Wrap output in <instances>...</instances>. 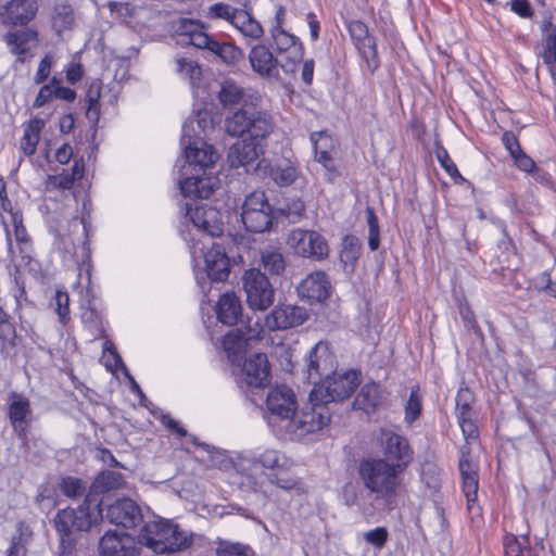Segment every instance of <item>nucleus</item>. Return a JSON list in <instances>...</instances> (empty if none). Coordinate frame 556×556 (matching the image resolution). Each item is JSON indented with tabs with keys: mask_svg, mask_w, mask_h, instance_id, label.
Here are the masks:
<instances>
[{
	"mask_svg": "<svg viewBox=\"0 0 556 556\" xmlns=\"http://www.w3.org/2000/svg\"><path fill=\"white\" fill-rule=\"evenodd\" d=\"M294 391L286 384L276 386L266 396L267 422L273 430L290 440H300L319 431L330 422V412L324 405L312 406L311 402L299 413Z\"/></svg>",
	"mask_w": 556,
	"mask_h": 556,
	"instance_id": "f257e3e1",
	"label": "nucleus"
},
{
	"mask_svg": "<svg viewBox=\"0 0 556 556\" xmlns=\"http://www.w3.org/2000/svg\"><path fill=\"white\" fill-rule=\"evenodd\" d=\"M194 123L202 130L206 127V119L198 114L197 119H189L182 125L181 144L185 147L184 165L178 170V185L185 198L191 200L208 199L218 187L216 176L207 174L214 166L219 154L212 144L201 139H192Z\"/></svg>",
	"mask_w": 556,
	"mask_h": 556,
	"instance_id": "f03ea898",
	"label": "nucleus"
},
{
	"mask_svg": "<svg viewBox=\"0 0 556 556\" xmlns=\"http://www.w3.org/2000/svg\"><path fill=\"white\" fill-rule=\"evenodd\" d=\"M275 128L274 117L268 111L239 109L229 113L225 118V131L231 137L243 138L228 151L230 166L238 168L255 162Z\"/></svg>",
	"mask_w": 556,
	"mask_h": 556,
	"instance_id": "7ed1b4c3",
	"label": "nucleus"
},
{
	"mask_svg": "<svg viewBox=\"0 0 556 556\" xmlns=\"http://www.w3.org/2000/svg\"><path fill=\"white\" fill-rule=\"evenodd\" d=\"M357 475L374 503L363 508L365 514L377 509L392 510L402 484L403 471L381 457L368 456L359 460Z\"/></svg>",
	"mask_w": 556,
	"mask_h": 556,
	"instance_id": "20e7f679",
	"label": "nucleus"
},
{
	"mask_svg": "<svg viewBox=\"0 0 556 556\" xmlns=\"http://www.w3.org/2000/svg\"><path fill=\"white\" fill-rule=\"evenodd\" d=\"M138 543L156 554L176 552L191 544V536L179 529L178 525L165 519L144 523L138 535Z\"/></svg>",
	"mask_w": 556,
	"mask_h": 556,
	"instance_id": "39448f33",
	"label": "nucleus"
},
{
	"mask_svg": "<svg viewBox=\"0 0 556 556\" xmlns=\"http://www.w3.org/2000/svg\"><path fill=\"white\" fill-rule=\"evenodd\" d=\"M102 518V509L99 503L91 496H86L84 503L77 508L60 510L54 518V526L60 533V539L72 536L74 531H88Z\"/></svg>",
	"mask_w": 556,
	"mask_h": 556,
	"instance_id": "423d86ee",
	"label": "nucleus"
},
{
	"mask_svg": "<svg viewBox=\"0 0 556 556\" xmlns=\"http://www.w3.org/2000/svg\"><path fill=\"white\" fill-rule=\"evenodd\" d=\"M358 384V376L354 370L341 375H330L320 384L314 386L309 393L311 405L327 407V404L331 402L344 401L352 395Z\"/></svg>",
	"mask_w": 556,
	"mask_h": 556,
	"instance_id": "0eeeda50",
	"label": "nucleus"
},
{
	"mask_svg": "<svg viewBox=\"0 0 556 556\" xmlns=\"http://www.w3.org/2000/svg\"><path fill=\"white\" fill-rule=\"evenodd\" d=\"M241 220L250 232L262 233L273 225V208L264 191H253L242 204Z\"/></svg>",
	"mask_w": 556,
	"mask_h": 556,
	"instance_id": "6e6552de",
	"label": "nucleus"
},
{
	"mask_svg": "<svg viewBox=\"0 0 556 556\" xmlns=\"http://www.w3.org/2000/svg\"><path fill=\"white\" fill-rule=\"evenodd\" d=\"M287 244L298 256L313 261H324L329 255V245L319 232L296 228L287 237Z\"/></svg>",
	"mask_w": 556,
	"mask_h": 556,
	"instance_id": "1a4fd4ad",
	"label": "nucleus"
},
{
	"mask_svg": "<svg viewBox=\"0 0 556 556\" xmlns=\"http://www.w3.org/2000/svg\"><path fill=\"white\" fill-rule=\"evenodd\" d=\"M242 281L247 302L251 309L265 311L274 303L275 290L266 275L260 269L247 270Z\"/></svg>",
	"mask_w": 556,
	"mask_h": 556,
	"instance_id": "9d476101",
	"label": "nucleus"
},
{
	"mask_svg": "<svg viewBox=\"0 0 556 556\" xmlns=\"http://www.w3.org/2000/svg\"><path fill=\"white\" fill-rule=\"evenodd\" d=\"M186 222H190L192 226L210 237H218L224 231V223L220 213L214 208L203 204L185 203Z\"/></svg>",
	"mask_w": 556,
	"mask_h": 556,
	"instance_id": "9b49d317",
	"label": "nucleus"
},
{
	"mask_svg": "<svg viewBox=\"0 0 556 556\" xmlns=\"http://www.w3.org/2000/svg\"><path fill=\"white\" fill-rule=\"evenodd\" d=\"M3 40L17 61L25 63L34 56L33 51L39 46V33L35 27L27 25L9 30L4 34Z\"/></svg>",
	"mask_w": 556,
	"mask_h": 556,
	"instance_id": "f8f14e48",
	"label": "nucleus"
},
{
	"mask_svg": "<svg viewBox=\"0 0 556 556\" xmlns=\"http://www.w3.org/2000/svg\"><path fill=\"white\" fill-rule=\"evenodd\" d=\"M380 447L383 455L381 458L389 460L396 468L400 467L403 472L413 459V451L407 440L392 431L381 432Z\"/></svg>",
	"mask_w": 556,
	"mask_h": 556,
	"instance_id": "ddd939ff",
	"label": "nucleus"
},
{
	"mask_svg": "<svg viewBox=\"0 0 556 556\" xmlns=\"http://www.w3.org/2000/svg\"><path fill=\"white\" fill-rule=\"evenodd\" d=\"M38 10L37 0H7L0 4V22L10 27L27 26L35 20Z\"/></svg>",
	"mask_w": 556,
	"mask_h": 556,
	"instance_id": "4468645a",
	"label": "nucleus"
},
{
	"mask_svg": "<svg viewBox=\"0 0 556 556\" xmlns=\"http://www.w3.org/2000/svg\"><path fill=\"white\" fill-rule=\"evenodd\" d=\"M101 509V519L105 518L110 523L124 528H134L143 519L141 508L135 501L127 497L118 498Z\"/></svg>",
	"mask_w": 556,
	"mask_h": 556,
	"instance_id": "2eb2a0df",
	"label": "nucleus"
},
{
	"mask_svg": "<svg viewBox=\"0 0 556 556\" xmlns=\"http://www.w3.org/2000/svg\"><path fill=\"white\" fill-rule=\"evenodd\" d=\"M271 36L276 50L282 59V62L280 63L282 71L286 74L293 73L296 64L302 59V47L299 39L280 26H274Z\"/></svg>",
	"mask_w": 556,
	"mask_h": 556,
	"instance_id": "dca6fc26",
	"label": "nucleus"
},
{
	"mask_svg": "<svg viewBox=\"0 0 556 556\" xmlns=\"http://www.w3.org/2000/svg\"><path fill=\"white\" fill-rule=\"evenodd\" d=\"M336 358L327 343L318 342L306 357L307 379L317 386V381L334 374Z\"/></svg>",
	"mask_w": 556,
	"mask_h": 556,
	"instance_id": "f3484780",
	"label": "nucleus"
},
{
	"mask_svg": "<svg viewBox=\"0 0 556 556\" xmlns=\"http://www.w3.org/2000/svg\"><path fill=\"white\" fill-rule=\"evenodd\" d=\"M8 417L16 437L26 441L33 421L30 401L21 393L11 392L9 394Z\"/></svg>",
	"mask_w": 556,
	"mask_h": 556,
	"instance_id": "a211bd4d",
	"label": "nucleus"
},
{
	"mask_svg": "<svg viewBox=\"0 0 556 556\" xmlns=\"http://www.w3.org/2000/svg\"><path fill=\"white\" fill-rule=\"evenodd\" d=\"M346 27L368 71L374 73L380 65L375 38L369 35L367 26L361 21H349Z\"/></svg>",
	"mask_w": 556,
	"mask_h": 556,
	"instance_id": "6ab92c4d",
	"label": "nucleus"
},
{
	"mask_svg": "<svg viewBox=\"0 0 556 556\" xmlns=\"http://www.w3.org/2000/svg\"><path fill=\"white\" fill-rule=\"evenodd\" d=\"M270 367L267 355L255 353L245 359L240 377V387L244 383L249 388L261 389L269 383Z\"/></svg>",
	"mask_w": 556,
	"mask_h": 556,
	"instance_id": "aec40b11",
	"label": "nucleus"
},
{
	"mask_svg": "<svg viewBox=\"0 0 556 556\" xmlns=\"http://www.w3.org/2000/svg\"><path fill=\"white\" fill-rule=\"evenodd\" d=\"M307 318L303 307L281 304L277 305L265 317L268 331L286 330L302 325Z\"/></svg>",
	"mask_w": 556,
	"mask_h": 556,
	"instance_id": "412c9836",
	"label": "nucleus"
},
{
	"mask_svg": "<svg viewBox=\"0 0 556 556\" xmlns=\"http://www.w3.org/2000/svg\"><path fill=\"white\" fill-rule=\"evenodd\" d=\"M138 541L130 534L108 531L99 542V551L103 556H138Z\"/></svg>",
	"mask_w": 556,
	"mask_h": 556,
	"instance_id": "4be33fe9",
	"label": "nucleus"
},
{
	"mask_svg": "<svg viewBox=\"0 0 556 556\" xmlns=\"http://www.w3.org/2000/svg\"><path fill=\"white\" fill-rule=\"evenodd\" d=\"M249 61L253 71L263 78L279 79V67L282 59H275L264 45L253 47L249 53Z\"/></svg>",
	"mask_w": 556,
	"mask_h": 556,
	"instance_id": "5701e85b",
	"label": "nucleus"
},
{
	"mask_svg": "<svg viewBox=\"0 0 556 556\" xmlns=\"http://www.w3.org/2000/svg\"><path fill=\"white\" fill-rule=\"evenodd\" d=\"M330 291V281L325 271H314L306 276L298 287L299 294L311 302L326 300Z\"/></svg>",
	"mask_w": 556,
	"mask_h": 556,
	"instance_id": "b1692460",
	"label": "nucleus"
},
{
	"mask_svg": "<svg viewBox=\"0 0 556 556\" xmlns=\"http://www.w3.org/2000/svg\"><path fill=\"white\" fill-rule=\"evenodd\" d=\"M217 97L224 109L237 106V110H252L249 108V103H252L253 96L231 79H226L222 83Z\"/></svg>",
	"mask_w": 556,
	"mask_h": 556,
	"instance_id": "393cba45",
	"label": "nucleus"
},
{
	"mask_svg": "<svg viewBox=\"0 0 556 556\" xmlns=\"http://www.w3.org/2000/svg\"><path fill=\"white\" fill-rule=\"evenodd\" d=\"M207 277L213 281H225L230 273L229 258L223 247L214 244L204 253Z\"/></svg>",
	"mask_w": 556,
	"mask_h": 556,
	"instance_id": "a878e982",
	"label": "nucleus"
},
{
	"mask_svg": "<svg viewBox=\"0 0 556 556\" xmlns=\"http://www.w3.org/2000/svg\"><path fill=\"white\" fill-rule=\"evenodd\" d=\"M177 33L184 43L203 49L208 45L211 36L204 31L203 23L197 20L181 18L178 22Z\"/></svg>",
	"mask_w": 556,
	"mask_h": 556,
	"instance_id": "bb28decb",
	"label": "nucleus"
},
{
	"mask_svg": "<svg viewBox=\"0 0 556 556\" xmlns=\"http://www.w3.org/2000/svg\"><path fill=\"white\" fill-rule=\"evenodd\" d=\"M384 396L380 386L376 382H369L361 388L353 402V406L366 414H370L381 405Z\"/></svg>",
	"mask_w": 556,
	"mask_h": 556,
	"instance_id": "cd10ccee",
	"label": "nucleus"
},
{
	"mask_svg": "<svg viewBox=\"0 0 556 556\" xmlns=\"http://www.w3.org/2000/svg\"><path fill=\"white\" fill-rule=\"evenodd\" d=\"M217 318L220 323L232 326L241 315V303L235 293H225L219 298L216 308Z\"/></svg>",
	"mask_w": 556,
	"mask_h": 556,
	"instance_id": "c85d7f7f",
	"label": "nucleus"
},
{
	"mask_svg": "<svg viewBox=\"0 0 556 556\" xmlns=\"http://www.w3.org/2000/svg\"><path fill=\"white\" fill-rule=\"evenodd\" d=\"M124 483V477L121 472L106 470L98 475L90 486V491L87 496L92 495V500H96L99 503V508H101L102 501H99L97 496L101 493L109 492L111 490L117 489Z\"/></svg>",
	"mask_w": 556,
	"mask_h": 556,
	"instance_id": "c756f323",
	"label": "nucleus"
},
{
	"mask_svg": "<svg viewBox=\"0 0 556 556\" xmlns=\"http://www.w3.org/2000/svg\"><path fill=\"white\" fill-rule=\"evenodd\" d=\"M504 551L506 556H541L543 546H529V536L523 535L518 539L515 535L504 538Z\"/></svg>",
	"mask_w": 556,
	"mask_h": 556,
	"instance_id": "7c9ffc66",
	"label": "nucleus"
},
{
	"mask_svg": "<svg viewBox=\"0 0 556 556\" xmlns=\"http://www.w3.org/2000/svg\"><path fill=\"white\" fill-rule=\"evenodd\" d=\"M543 60L548 66L552 77L556 80V26L548 21L543 23Z\"/></svg>",
	"mask_w": 556,
	"mask_h": 556,
	"instance_id": "2f4dec72",
	"label": "nucleus"
},
{
	"mask_svg": "<svg viewBox=\"0 0 556 556\" xmlns=\"http://www.w3.org/2000/svg\"><path fill=\"white\" fill-rule=\"evenodd\" d=\"M261 264L273 276H280L286 269V258L277 247H265L261 251Z\"/></svg>",
	"mask_w": 556,
	"mask_h": 556,
	"instance_id": "473e14b6",
	"label": "nucleus"
},
{
	"mask_svg": "<svg viewBox=\"0 0 556 556\" xmlns=\"http://www.w3.org/2000/svg\"><path fill=\"white\" fill-rule=\"evenodd\" d=\"M43 127L45 122L41 118H34L26 125L21 138V149L25 155L30 156L36 152Z\"/></svg>",
	"mask_w": 556,
	"mask_h": 556,
	"instance_id": "72a5a7b5",
	"label": "nucleus"
},
{
	"mask_svg": "<svg viewBox=\"0 0 556 556\" xmlns=\"http://www.w3.org/2000/svg\"><path fill=\"white\" fill-rule=\"evenodd\" d=\"M203 49L208 50L214 53L220 60L227 64L235 63L242 54L241 50L235 47L231 43L227 42H218L212 36L210 38V42Z\"/></svg>",
	"mask_w": 556,
	"mask_h": 556,
	"instance_id": "f704fd0d",
	"label": "nucleus"
},
{
	"mask_svg": "<svg viewBox=\"0 0 556 556\" xmlns=\"http://www.w3.org/2000/svg\"><path fill=\"white\" fill-rule=\"evenodd\" d=\"M249 340L242 329H232L223 339V348L229 357H237L245 351Z\"/></svg>",
	"mask_w": 556,
	"mask_h": 556,
	"instance_id": "c9c22d12",
	"label": "nucleus"
},
{
	"mask_svg": "<svg viewBox=\"0 0 556 556\" xmlns=\"http://www.w3.org/2000/svg\"><path fill=\"white\" fill-rule=\"evenodd\" d=\"M74 21V11L71 5L59 4L53 9L52 27L58 34L71 29Z\"/></svg>",
	"mask_w": 556,
	"mask_h": 556,
	"instance_id": "e433bc0d",
	"label": "nucleus"
},
{
	"mask_svg": "<svg viewBox=\"0 0 556 556\" xmlns=\"http://www.w3.org/2000/svg\"><path fill=\"white\" fill-rule=\"evenodd\" d=\"M256 462L267 469L287 470L292 463L283 454L276 450H266L257 457Z\"/></svg>",
	"mask_w": 556,
	"mask_h": 556,
	"instance_id": "4c0bfd02",
	"label": "nucleus"
},
{
	"mask_svg": "<svg viewBox=\"0 0 556 556\" xmlns=\"http://www.w3.org/2000/svg\"><path fill=\"white\" fill-rule=\"evenodd\" d=\"M240 329H242V333L245 336V339L251 341L262 339L267 330V326L265 325V318L253 313L251 316H247V319L242 321V327Z\"/></svg>",
	"mask_w": 556,
	"mask_h": 556,
	"instance_id": "58836bf2",
	"label": "nucleus"
},
{
	"mask_svg": "<svg viewBox=\"0 0 556 556\" xmlns=\"http://www.w3.org/2000/svg\"><path fill=\"white\" fill-rule=\"evenodd\" d=\"M298 175V169L289 163L277 164L270 170L273 180L282 187L293 184Z\"/></svg>",
	"mask_w": 556,
	"mask_h": 556,
	"instance_id": "ea45409f",
	"label": "nucleus"
},
{
	"mask_svg": "<svg viewBox=\"0 0 556 556\" xmlns=\"http://www.w3.org/2000/svg\"><path fill=\"white\" fill-rule=\"evenodd\" d=\"M342 245L341 260L345 264L353 265L361 256V240L355 236L348 235L343 238Z\"/></svg>",
	"mask_w": 556,
	"mask_h": 556,
	"instance_id": "a19ab883",
	"label": "nucleus"
},
{
	"mask_svg": "<svg viewBox=\"0 0 556 556\" xmlns=\"http://www.w3.org/2000/svg\"><path fill=\"white\" fill-rule=\"evenodd\" d=\"M177 72L191 85H194L201 77V67L191 59L180 58L176 60Z\"/></svg>",
	"mask_w": 556,
	"mask_h": 556,
	"instance_id": "79ce46f5",
	"label": "nucleus"
},
{
	"mask_svg": "<svg viewBox=\"0 0 556 556\" xmlns=\"http://www.w3.org/2000/svg\"><path fill=\"white\" fill-rule=\"evenodd\" d=\"M422 404L421 396L419 394V388L414 387L410 390L408 401L405 406V420L408 424L415 421L421 413Z\"/></svg>",
	"mask_w": 556,
	"mask_h": 556,
	"instance_id": "37998d69",
	"label": "nucleus"
},
{
	"mask_svg": "<svg viewBox=\"0 0 556 556\" xmlns=\"http://www.w3.org/2000/svg\"><path fill=\"white\" fill-rule=\"evenodd\" d=\"M367 225H368V245L371 251H376L380 244V230L378 217L371 207H367Z\"/></svg>",
	"mask_w": 556,
	"mask_h": 556,
	"instance_id": "c03bdc74",
	"label": "nucleus"
},
{
	"mask_svg": "<svg viewBox=\"0 0 556 556\" xmlns=\"http://www.w3.org/2000/svg\"><path fill=\"white\" fill-rule=\"evenodd\" d=\"M60 489L65 496L70 498H77L85 493L86 485L78 478L65 477L60 483Z\"/></svg>",
	"mask_w": 556,
	"mask_h": 556,
	"instance_id": "a18cd8bd",
	"label": "nucleus"
},
{
	"mask_svg": "<svg viewBox=\"0 0 556 556\" xmlns=\"http://www.w3.org/2000/svg\"><path fill=\"white\" fill-rule=\"evenodd\" d=\"M217 556H251L250 547L240 543L222 542L216 548Z\"/></svg>",
	"mask_w": 556,
	"mask_h": 556,
	"instance_id": "49530a36",
	"label": "nucleus"
},
{
	"mask_svg": "<svg viewBox=\"0 0 556 556\" xmlns=\"http://www.w3.org/2000/svg\"><path fill=\"white\" fill-rule=\"evenodd\" d=\"M54 305L60 323L66 325L70 320V296L67 292L58 290L54 296Z\"/></svg>",
	"mask_w": 556,
	"mask_h": 556,
	"instance_id": "de8ad7c7",
	"label": "nucleus"
},
{
	"mask_svg": "<svg viewBox=\"0 0 556 556\" xmlns=\"http://www.w3.org/2000/svg\"><path fill=\"white\" fill-rule=\"evenodd\" d=\"M470 447L467 445L462 446L460 448V459H459V471L462 477L468 476H477L478 475V464L475 463L470 457Z\"/></svg>",
	"mask_w": 556,
	"mask_h": 556,
	"instance_id": "09e8293b",
	"label": "nucleus"
},
{
	"mask_svg": "<svg viewBox=\"0 0 556 556\" xmlns=\"http://www.w3.org/2000/svg\"><path fill=\"white\" fill-rule=\"evenodd\" d=\"M435 156L441 164V166L446 170V173L454 179L459 178L460 180H464L460 173L458 172L457 166L450 157L447 151L440 147L435 151Z\"/></svg>",
	"mask_w": 556,
	"mask_h": 556,
	"instance_id": "8fccbe9b",
	"label": "nucleus"
},
{
	"mask_svg": "<svg viewBox=\"0 0 556 556\" xmlns=\"http://www.w3.org/2000/svg\"><path fill=\"white\" fill-rule=\"evenodd\" d=\"M235 10L236 9L228 3L218 2L207 9L206 16L213 20L222 18L230 23Z\"/></svg>",
	"mask_w": 556,
	"mask_h": 556,
	"instance_id": "3c124183",
	"label": "nucleus"
},
{
	"mask_svg": "<svg viewBox=\"0 0 556 556\" xmlns=\"http://www.w3.org/2000/svg\"><path fill=\"white\" fill-rule=\"evenodd\" d=\"M60 80L56 78V77H53L50 81V84H47V85H43L35 101H34V108H41L46 103H48L52 97L54 96V84H59Z\"/></svg>",
	"mask_w": 556,
	"mask_h": 556,
	"instance_id": "603ef678",
	"label": "nucleus"
},
{
	"mask_svg": "<svg viewBox=\"0 0 556 556\" xmlns=\"http://www.w3.org/2000/svg\"><path fill=\"white\" fill-rule=\"evenodd\" d=\"M463 480V491L467 497L468 502H475L477 498L478 488H479V477L477 476H468L462 477Z\"/></svg>",
	"mask_w": 556,
	"mask_h": 556,
	"instance_id": "864d4df0",
	"label": "nucleus"
},
{
	"mask_svg": "<svg viewBox=\"0 0 556 556\" xmlns=\"http://www.w3.org/2000/svg\"><path fill=\"white\" fill-rule=\"evenodd\" d=\"M52 67V56L50 54H46L41 61L39 62L38 70L34 77V80L37 85L42 84L49 77Z\"/></svg>",
	"mask_w": 556,
	"mask_h": 556,
	"instance_id": "5fc2aeb1",
	"label": "nucleus"
},
{
	"mask_svg": "<svg viewBox=\"0 0 556 556\" xmlns=\"http://www.w3.org/2000/svg\"><path fill=\"white\" fill-rule=\"evenodd\" d=\"M15 327L11 323L0 325V341L2 350L8 346H13L15 344Z\"/></svg>",
	"mask_w": 556,
	"mask_h": 556,
	"instance_id": "6e6d98bb",
	"label": "nucleus"
},
{
	"mask_svg": "<svg viewBox=\"0 0 556 556\" xmlns=\"http://www.w3.org/2000/svg\"><path fill=\"white\" fill-rule=\"evenodd\" d=\"M365 539L368 543L381 547L384 545L388 539V532L386 528H376L365 533Z\"/></svg>",
	"mask_w": 556,
	"mask_h": 556,
	"instance_id": "4d7b16f0",
	"label": "nucleus"
},
{
	"mask_svg": "<svg viewBox=\"0 0 556 556\" xmlns=\"http://www.w3.org/2000/svg\"><path fill=\"white\" fill-rule=\"evenodd\" d=\"M241 34L252 39H258L263 35V27L257 21L250 16V18L245 23V26L241 30Z\"/></svg>",
	"mask_w": 556,
	"mask_h": 556,
	"instance_id": "13d9d810",
	"label": "nucleus"
},
{
	"mask_svg": "<svg viewBox=\"0 0 556 556\" xmlns=\"http://www.w3.org/2000/svg\"><path fill=\"white\" fill-rule=\"evenodd\" d=\"M465 438L467 447L478 439V427L475 420L458 424Z\"/></svg>",
	"mask_w": 556,
	"mask_h": 556,
	"instance_id": "bf43d9fd",
	"label": "nucleus"
},
{
	"mask_svg": "<svg viewBox=\"0 0 556 556\" xmlns=\"http://www.w3.org/2000/svg\"><path fill=\"white\" fill-rule=\"evenodd\" d=\"M516 166L527 173L532 172L535 168L534 161L528 156L523 150H520V153H516L515 156H511Z\"/></svg>",
	"mask_w": 556,
	"mask_h": 556,
	"instance_id": "052dcab7",
	"label": "nucleus"
},
{
	"mask_svg": "<svg viewBox=\"0 0 556 556\" xmlns=\"http://www.w3.org/2000/svg\"><path fill=\"white\" fill-rule=\"evenodd\" d=\"M502 142L510 156H515L516 153H520V150H522L517 137L511 131H505L503 134Z\"/></svg>",
	"mask_w": 556,
	"mask_h": 556,
	"instance_id": "680f3d73",
	"label": "nucleus"
},
{
	"mask_svg": "<svg viewBox=\"0 0 556 556\" xmlns=\"http://www.w3.org/2000/svg\"><path fill=\"white\" fill-rule=\"evenodd\" d=\"M50 181L60 189H71L75 182V175H71L70 173H64L55 176L49 177Z\"/></svg>",
	"mask_w": 556,
	"mask_h": 556,
	"instance_id": "e2e57ef3",
	"label": "nucleus"
},
{
	"mask_svg": "<svg viewBox=\"0 0 556 556\" xmlns=\"http://www.w3.org/2000/svg\"><path fill=\"white\" fill-rule=\"evenodd\" d=\"M12 222L14 226V236L17 242L24 243L28 241L26 228L23 225L22 217L17 214H12Z\"/></svg>",
	"mask_w": 556,
	"mask_h": 556,
	"instance_id": "0e129e2a",
	"label": "nucleus"
},
{
	"mask_svg": "<svg viewBox=\"0 0 556 556\" xmlns=\"http://www.w3.org/2000/svg\"><path fill=\"white\" fill-rule=\"evenodd\" d=\"M342 500L346 506H354L357 504V490L353 483H346L342 488Z\"/></svg>",
	"mask_w": 556,
	"mask_h": 556,
	"instance_id": "69168bd1",
	"label": "nucleus"
},
{
	"mask_svg": "<svg viewBox=\"0 0 556 556\" xmlns=\"http://www.w3.org/2000/svg\"><path fill=\"white\" fill-rule=\"evenodd\" d=\"M59 556H76L75 540L73 536L60 539Z\"/></svg>",
	"mask_w": 556,
	"mask_h": 556,
	"instance_id": "338daca9",
	"label": "nucleus"
},
{
	"mask_svg": "<svg viewBox=\"0 0 556 556\" xmlns=\"http://www.w3.org/2000/svg\"><path fill=\"white\" fill-rule=\"evenodd\" d=\"M511 11L521 17H531L532 9L527 0H513Z\"/></svg>",
	"mask_w": 556,
	"mask_h": 556,
	"instance_id": "774afa93",
	"label": "nucleus"
}]
</instances>
